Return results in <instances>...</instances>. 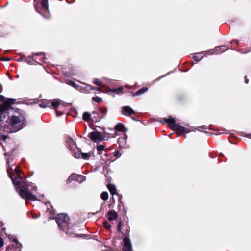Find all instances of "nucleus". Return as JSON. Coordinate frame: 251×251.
<instances>
[{
	"label": "nucleus",
	"mask_w": 251,
	"mask_h": 251,
	"mask_svg": "<svg viewBox=\"0 0 251 251\" xmlns=\"http://www.w3.org/2000/svg\"><path fill=\"white\" fill-rule=\"evenodd\" d=\"M15 100L8 99L4 104H0V126L1 130L7 133H13L23 129L27 124L26 115L23 111L15 112L14 114L10 117L9 121L4 120L8 115V111L10 109V105L14 104Z\"/></svg>",
	"instance_id": "nucleus-1"
},
{
	"label": "nucleus",
	"mask_w": 251,
	"mask_h": 251,
	"mask_svg": "<svg viewBox=\"0 0 251 251\" xmlns=\"http://www.w3.org/2000/svg\"><path fill=\"white\" fill-rule=\"evenodd\" d=\"M7 171L9 177L11 178L13 184L15 186L17 191L18 192L19 195L23 199H28L31 201H36L37 200L36 196L32 194L30 190H34L35 191L37 189L36 186L34 185H30L25 186L24 185H19L22 181V176L20 174V170L18 168H15V172L17 175V177L13 178L10 174V169L8 168Z\"/></svg>",
	"instance_id": "nucleus-2"
},
{
	"label": "nucleus",
	"mask_w": 251,
	"mask_h": 251,
	"mask_svg": "<svg viewBox=\"0 0 251 251\" xmlns=\"http://www.w3.org/2000/svg\"><path fill=\"white\" fill-rule=\"evenodd\" d=\"M164 122L167 123L169 124V127L174 131H177L178 133H189L190 131L188 129L184 128L182 126L175 124V119L171 117H169L168 118L163 119L161 121V123Z\"/></svg>",
	"instance_id": "nucleus-3"
},
{
	"label": "nucleus",
	"mask_w": 251,
	"mask_h": 251,
	"mask_svg": "<svg viewBox=\"0 0 251 251\" xmlns=\"http://www.w3.org/2000/svg\"><path fill=\"white\" fill-rule=\"evenodd\" d=\"M60 228L63 230H65L69 226V217L64 214L61 213L58 215L56 220Z\"/></svg>",
	"instance_id": "nucleus-4"
},
{
	"label": "nucleus",
	"mask_w": 251,
	"mask_h": 251,
	"mask_svg": "<svg viewBox=\"0 0 251 251\" xmlns=\"http://www.w3.org/2000/svg\"><path fill=\"white\" fill-rule=\"evenodd\" d=\"M50 106H51L56 111V114L57 116H59L63 114V111L65 108V105L62 104L59 100H54L50 104Z\"/></svg>",
	"instance_id": "nucleus-5"
},
{
	"label": "nucleus",
	"mask_w": 251,
	"mask_h": 251,
	"mask_svg": "<svg viewBox=\"0 0 251 251\" xmlns=\"http://www.w3.org/2000/svg\"><path fill=\"white\" fill-rule=\"evenodd\" d=\"M88 137L95 142H100L104 140V134L98 131H94L90 133Z\"/></svg>",
	"instance_id": "nucleus-6"
},
{
	"label": "nucleus",
	"mask_w": 251,
	"mask_h": 251,
	"mask_svg": "<svg viewBox=\"0 0 251 251\" xmlns=\"http://www.w3.org/2000/svg\"><path fill=\"white\" fill-rule=\"evenodd\" d=\"M9 239L12 240L13 244L11 247H8L7 251H21V244L18 242L17 239L12 236Z\"/></svg>",
	"instance_id": "nucleus-7"
},
{
	"label": "nucleus",
	"mask_w": 251,
	"mask_h": 251,
	"mask_svg": "<svg viewBox=\"0 0 251 251\" xmlns=\"http://www.w3.org/2000/svg\"><path fill=\"white\" fill-rule=\"evenodd\" d=\"M123 241V251H133L131 242L128 237H125Z\"/></svg>",
	"instance_id": "nucleus-8"
},
{
	"label": "nucleus",
	"mask_w": 251,
	"mask_h": 251,
	"mask_svg": "<svg viewBox=\"0 0 251 251\" xmlns=\"http://www.w3.org/2000/svg\"><path fill=\"white\" fill-rule=\"evenodd\" d=\"M226 49H225V46H222L220 47H216L214 50V52H211V50L207 51L206 52V55H211L214 53L219 54L224 52Z\"/></svg>",
	"instance_id": "nucleus-9"
},
{
	"label": "nucleus",
	"mask_w": 251,
	"mask_h": 251,
	"mask_svg": "<svg viewBox=\"0 0 251 251\" xmlns=\"http://www.w3.org/2000/svg\"><path fill=\"white\" fill-rule=\"evenodd\" d=\"M122 113L126 115H130L134 113V111L129 106H124L123 109Z\"/></svg>",
	"instance_id": "nucleus-10"
},
{
	"label": "nucleus",
	"mask_w": 251,
	"mask_h": 251,
	"mask_svg": "<svg viewBox=\"0 0 251 251\" xmlns=\"http://www.w3.org/2000/svg\"><path fill=\"white\" fill-rule=\"evenodd\" d=\"M107 216L109 220L112 221L117 219L118 214L115 211L111 210L108 212Z\"/></svg>",
	"instance_id": "nucleus-11"
},
{
	"label": "nucleus",
	"mask_w": 251,
	"mask_h": 251,
	"mask_svg": "<svg viewBox=\"0 0 251 251\" xmlns=\"http://www.w3.org/2000/svg\"><path fill=\"white\" fill-rule=\"evenodd\" d=\"M67 143L69 148L72 151H74L75 149V142L72 138H68L67 139Z\"/></svg>",
	"instance_id": "nucleus-12"
},
{
	"label": "nucleus",
	"mask_w": 251,
	"mask_h": 251,
	"mask_svg": "<svg viewBox=\"0 0 251 251\" xmlns=\"http://www.w3.org/2000/svg\"><path fill=\"white\" fill-rule=\"evenodd\" d=\"M204 56V55H203V52L198 53L193 56V58L197 62L201 60Z\"/></svg>",
	"instance_id": "nucleus-13"
},
{
	"label": "nucleus",
	"mask_w": 251,
	"mask_h": 251,
	"mask_svg": "<svg viewBox=\"0 0 251 251\" xmlns=\"http://www.w3.org/2000/svg\"><path fill=\"white\" fill-rule=\"evenodd\" d=\"M79 175L76 174H72L67 180V183H70L73 180H76L77 177H78Z\"/></svg>",
	"instance_id": "nucleus-14"
},
{
	"label": "nucleus",
	"mask_w": 251,
	"mask_h": 251,
	"mask_svg": "<svg viewBox=\"0 0 251 251\" xmlns=\"http://www.w3.org/2000/svg\"><path fill=\"white\" fill-rule=\"evenodd\" d=\"M107 187L111 194L113 195L116 194V188L114 185L109 184L107 186Z\"/></svg>",
	"instance_id": "nucleus-15"
},
{
	"label": "nucleus",
	"mask_w": 251,
	"mask_h": 251,
	"mask_svg": "<svg viewBox=\"0 0 251 251\" xmlns=\"http://www.w3.org/2000/svg\"><path fill=\"white\" fill-rule=\"evenodd\" d=\"M50 101H45L41 102L39 105L42 108H46L47 107H50Z\"/></svg>",
	"instance_id": "nucleus-16"
},
{
	"label": "nucleus",
	"mask_w": 251,
	"mask_h": 251,
	"mask_svg": "<svg viewBox=\"0 0 251 251\" xmlns=\"http://www.w3.org/2000/svg\"><path fill=\"white\" fill-rule=\"evenodd\" d=\"M148 90V88L147 87H144L143 88L140 89L139 90H138L137 92H136L134 94L133 96H138L141 95L146 92H147Z\"/></svg>",
	"instance_id": "nucleus-17"
},
{
	"label": "nucleus",
	"mask_w": 251,
	"mask_h": 251,
	"mask_svg": "<svg viewBox=\"0 0 251 251\" xmlns=\"http://www.w3.org/2000/svg\"><path fill=\"white\" fill-rule=\"evenodd\" d=\"M90 156V155L89 153H81L80 155H79L78 156H76L75 155V157L76 158H82L83 159H88L89 158Z\"/></svg>",
	"instance_id": "nucleus-18"
},
{
	"label": "nucleus",
	"mask_w": 251,
	"mask_h": 251,
	"mask_svg": "<svg viewBox=\"0 0 251 251\" xmlns=\"http://www.w3.org/2000/svg\"><path fill=\"white\" fill-rule=\"evenodd\" d=\"M41 6L45 10H48V0H42Z\"/></svg>",
	"instance_id": "nucleus-19"
},
{
	"label": "nucleus",
	"mask_w": 251,
	"mask_h": 251,
	"mask_svg": "<svg viewBox=\"0 0 251 251\" xmlns=\"http://www.w3.org/2000/svg\"><path fill=\"white\" fill-rule=\"evenodd\" d=\"M115 128L116 130L118 131H124L125 126L122 124L119 123L116 125Z\"/></svg>",
	"instance_id": "nucleus-20"
},
{
	"label": "nucleus",
	"mask_w": 251,
	"mask_h": 251,
	"mask_svg": "<svg viewBox=\"0 0 251 251\" xmlns=\"http://www.w3.org/2000/svg\"><path fill=\"white\" fill-rule=\"evenodd\" d=\"M91 117V115L89 113L85 112L83 115V119L86 121H88Z\"/></svg>",
	"instance_id": "nucleus-21"
},
{
	"label": "nucleus",
	"mask_w": 251,
	"mask_h": 251,
	"mask_svg": "<svg viewBox=\"0 0 251 251\" xmlns=\"http://www.w3.org/2000/svg\"><path fill=\"white\" fill-rule=\"evenodd\" d=\"M100 198L104 201H106L108 199V194L107 192H103L100 195Z\"/></svg>",
	"instance_id": "nucleus-22"
},
{
	"label": "nucleus",
	"mask_w": 251,
	"mask_h": 251,
	"mask_svg": "<svg viewBox=\"0 0 251 251\" xmlns=\"http://www.w3.org/2000/svg\"><path fill=\"white\" fill-rule=\"evenodd\" d=\"M86 180L85 177L82 176V175H79L78 177H77L76 181H78L79 183L82 182Z\"/></svg>",
	"instance_id": "nucleus-23"
},
{
	"label": "nucleus",
	"mask_w": 251,
	"mask_h": 251,
	"mask_svg": "<svg viewBox=\"0 0 251 251\" xmlns=\"http://www.w3.org/2000/svg\"><path fill=\"white\" fill-rule=\"evenodd\" d=\"M104 147V146L102 145H99L97 146V149L99 152V154H101L102 153Z\"/></svg>",
	"instance_id": "nucleus-24"
},
{
	"label": "nucleus",
	"mask_w": 251,
	"mask_h": 251,
	"mask_svg": "<svg viewBox=\"0 0 251 251\" xmlns=\"http://www.w3.org/2000/svg\"><path fill=\"white\" fill-rule=\"evenodd\" d=\"M93 83H94V84H95L96 85L100 86H102V84H101L100 81L97 78H95L94 79Z\"/></svg>",
	"instance_id": "nucleus-25"
},
{
	"label": "nucleus",
	"mask_w": 251,
	"mask_h": 251,
	"mask_svg": "<svg viewBox=\"0 0 251 251\" xmlns=\"http://www.w3.org/2000/svg\"><path fill=\"white\" fill-rule=\"evenodd\" d=\"M93 100L96 102H100L102 101V99L99 97H94L92 98Z\"/></svg>",
	"instance_id": "nucleus-26"
},
{
	"label": "nucleus",
	"mask_w": 251,
	"mask_h": 251,
	"mask_svg": "<svg viewBox=\"0 0 251 251\" xmlns=\"http://www.w3.org/2000/svg\"><path fill=\"white\" fill-rule=\"evenodd\" d=\"M89 89L90 90H97V91H100V92H102V88L101 87H99V88H94L93 87H92V86H90V85H89L88 86Z\"/></svg>",
	"instance_id": "nucleus-27"
},
{
	"label": "nucleus",
	"mask_w": 251,
	"mask_h": 251,
	"mask_svg": "<svg viewBox=\"0 0 251 251\" xmlns=\"http://www.w3.org/2000/svg\"><path fill=\"white\" fill-rule=\"evenodd\" d=\"M103 226L106 229H110L111 227V225L109 224L107 221H104L103 222Z\"/></svg>",
	"instance_id": "nucleus-28"
},
{
	"label": "nucleus",
	"mask_w": 251,
	"mask_h": 251,
	"mask_svg": "<svg viewBox=\"0 0 251 251\" xmlns=\"http://www.w3.org/2000/svg\"><path fill=\"white\" fill-rule=\"evenodd\" d=\"M126 138H121L118 140V143L121 144L123 143V145L126 143Z\"/></svg>",
	"instance_id": "nucleus-29"
},
{
	"label": "nucleus",
	"mask_w": 251,
	"mask_h": 251,
	"mask_svg": "<svg viewBox=\"0 0 251 251\" xmlns=\"http://www.w3.org/2000/svg\"><path fill=\"white\" fill-rule=\"evenodd\" d=\"M118 231L119 232H121V222H119V223L118 225Z\"/></svg>",
	"instance_id": "nucleus-30"
},
{
	"label": "nucleus",
	"mask_w": 251,
	"mask_h": 251,
	"mask_svg": "<svg viewBox=\"0 0 251 251\" xmlns=\"http://www.w3.org/2000/svg\"><path fill=\"white\" fill-rule=\"evenodd\" d=\"M5 98L2 96H0V101H4V102L3 103L4 104L6 101H5Z\"/></svg>",
	"instance_id": "nucleus-31"
},
{
	"label": "nucleus",
	"mask_w": 251,
	"mask_h": 251,
	"mask_svg": "<svg viewBox=\"0 0 251 251\" xmlns=\"http://www.w3.org/2000/svg\"><path fill=\"white\" fill-rule=\"evenodd\" d=\"M123 89V88L122 87H121L118 89H113V90H112L111 91L112 92H114V91H122Z\"/></svg>",
	"instance_id": "nucleus-32"
},
{
	"label": "nucleus",
	"mask_w": 251,
	"mask_h": 251,
	"mask_svg": "<svg viewBox=\"0 0 251 251\" xmlns=\"http://www.w3.org/2000/svg\"><path fill=\"white\" fill-rule=\"evenodd\" d=\"M4 244L3 240L2 238H0V248L2 247Z\"/></svg>",
	"instance_id": "nucleus-33"
},
{
	"label": "nucleus",
	"mask_w": 251,
	"mask_h": 251,
	"mask_svg": "<svg viewBox=\"0 0 251 251\" xmlns=\"http://www.w3.org/2000/svg\"><path fill=\"white\" fill-rule=\"evenodd\" d=\"M7 136L5 135H3L1 136V139H2L4 141H6L7 139Z\"/></svg>",
	"instance_id": "nucleus-34"
},
{
	"label": "nucleus",
	"mask_w": 251,
	"mask_h": 251,
	"mask_svg": "<svg viewBox=\"0 0 251 251\" xmlns=\"http://www.w3.org/2000/svg\"><path fill=\"white\" fill-rule=\"evenodd\" d=\"M4 59H0V60H4ZM5 60H7V61H9L10 60V59H5Z\"/></svg>",
	"instance_id": "nucleus-35"
},
{
	"label": "nucleus",
	"mask_w": 251,
	"mask_h": 251,
	"mask_svg": "<svg viewBox=\"0 0 251 251\" xmlns=\"http://www.w3.org/2000/svg\"><path fill=\"white\" fill-rule=\"evenodd\" d=\"M245 82L246 83H248V80L247 79H246V78L245 77Z\"/></svg>",
	"instance_id": "nucleus-36"
},
{
	"label": "nucleus",
	"mask_w": 251,
	"mask_h": 251,
	"mask_svg": "<svg viewBox=\"0 0 251 251\" xmlns=\"http://www.w3.org/2000/svg\"><path fill=\"white\" fill-rule=\"evenodd\" d=\"M201 128L202 129H206V128H205L204 126H201Z\"/></svg>",
	"instance_id": "nucleus-37"
},
{
	"label": "nucleus",
	"mask_w": 251,
	"mask_h": 251,
	"mask_svg": "<svg viewBox=\"0 0 251 251\" xmlns=\"http://www.w3.org/2000/svg\"><path fill=\"white\" fill-rule=\"evenodd\" d=\"M118 153H119V152H118V151H117V152H116L115 153V156H118Z\"/></svg>",
	"instance_id": "nucleus-38"
},
{
	"label": "nucleus",
	"mask_w": 251,
	"mask_h": 251,
	"mask_svg": "<svg viewBox=\"0 0 251 251\" xmlns=\"http://www.w3.org/2000/svg\"><path fill=\"white\" fill-rule=\"evenodd\" d=\"M7 163H8V164H9V163H10V160H9V159H8V160H7Z\"/></svg>",
	"instance_id": "nucleus-39"
},
{
	"label": "nucleus",
	"mask_w": 251,
	"mask_h": 251,
	"mask_svg": "<svg viewBox=\"0 0 251 251\" xmlns=\"http://www.w3.org/2000/svg\"><path fill=\"white\" fill-rule=\"evenodd\" d=\"M71 84H72L73 86H74V85H75V83H74V82H73V83H71Z\"/></svg>",
	"instance_id": "nucleus-40"
},
{
	"label": "nucleus",
	"mask_w": 251,
	"mask_h": 251,
	"mask_svg": "<svg viewBox=\"0 0 251 251\" xmlns=\"http://www.w3.org/2000/svg\"><path fill=\"white\" fill-rule=\"evenodd\" d=\"M68 233H69V234H72V233H71V232H70H70H69V230H68Z\"/></svg>",
	"instance_id": "nucleus-41"
},
{
	"label": "nucleus",
	"mask_w": 251,
	"mask_h": 251,
	"mask_svg": "<svg viewBox=\"0 0 251 251\" xmlns=\"http://www.w3.org/2000/svg\"><path fill=\"white\" fill-rule=\"evenodd\" d=\"M0 225H1V226H3V224L2 223H0Z\"/></svg>",
	"instance_id": "nucleus-42"
}]
</instances>
